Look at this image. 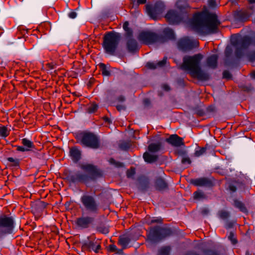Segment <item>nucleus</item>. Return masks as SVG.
I'll return each mask as SVG.
<instances>
[{
  "mask_svg": "<svg viewBox=\"0 0 255 255\" xmlns=\"http://www.w3.org/2000/svg\"><path fill=\"white\" fill-rule=\"evenodd\" d=\"M162 147V143L161 142L157 143H151L148 146V150L151 152H156L159 151Z\"/></svg>",
  "mask_w": 255,
  "mask_h": 255,
  "instance_id": "obj_29",
  "label": "nucleus"
},
{
  "mask_svg": "<svg viewBox=\"0 0 255 255\" xmlns=\"http://www.w3.org/2000/svg\"><path fill=\"white\" fill-rule=\"evenodd\" d=\"M170 251V248L166 246L161 248L158 253L157 255H169Z\"/></svg>",
  "mask_w": 255,
  "mask_h": 255,
  "instance_id": "obj_42",
  "label": "nucleus"
},
{
  "mask_svg": "<svg viewBox=\"0 0 255 255\" xmlns=\"http://www.w3.org/2000/svg\"><path fill=\"white\" fill-rule=\"evenodd\" d=\"M162 88L166 91H169L170 90V87L167 84L163 85Z\"/></svg>",
  "mask_w": 255,
  "mask_h": 255,
  "instance_id": "obj_63",
  "label": "nucleus"
},
{
  "mask_svg": "<svg viewBox=\"0 0 255 255\" xmlns=\"http://www.w3.org/2000/svg\"><path fill=\"white\" fill-rule=\"evenodd\" d=\"M223 77L225 79H230L232 78V75L229 71L225 70L223 73Z\"/></svg>",
  "mask_w": 255,
  "mask_h": 255,
  "instance_id": "obj_48",
  "label": "nucleus"
},
{
  "mask_svg": "<svg viewBox=\"0 0 255 255\" xmlns=\"http://www.w3.org/2000/svg\"><path fill=\"white\" fill-rule=\"evenodd\" d=\"M172 233L170 228L159 226L150 227L146 235V242L148 245L157 244L165 238L170 236Z\"/></svg>",
  "mask_w": 255,
  "mask_h": 255,
  "instance_id": "obj_5",
  "label": "nucleus"
},
{
  "mask_svg": "<svg viewBox=\"0 0 255 255\" xmlns=\"http://www.w3.org/2000/svg\"><path fill=\"white\" fill-rule=\"evenodd\" d=\"M207 111L208 112H213L215 111V108L213 106H210L207 108Z\"/></svg>",
  "mask_w": 255,
  "mask_h": 255,
  "instance_id": "obj_62",
  "label": "nucleus"
},
{
  "mask_svg": "<svg viewBox=\"0 0 255 255\" xmlns=\"http://www.w3.org/2000/svg\"><path fill=\"white\" fill-rule=\"evenodd\" d=\"M14 146L16 147V150L17 151H21V152L28 151L27 148H25L24 146H19V145H14Z\"/></svg>",
  "mask_w": 255,
  "mask_h": 255,
  "instance_id": "obj_51",
  "label": "nucleus"
},
{
  "mask_svg": "<svg viewBox=\"0 0 255 255\" xmlns=\"http://www.w3.org/2000/svg\"><path fill=\"white\" fill-rule=\"evenodd\" d=\"M247 57L248 60L250 62H254L255 61V50L251 51L249 52L247 55Z\"/></svg>",
  "mask_w": 255,
  "mask_h": 255,
  "instance_id": "obj_43",
  "label": "nucleus"
},
{
  "mask_svg": "<svg viewBox=\"0 0 255 255\" xmlns=\"http://www.w3.org/2000/svg\"><path fill=\"white\" fill-rule=\"evenodd\" d=\"M69 155L72 161L77 163L81 158L82 152L77 146H74L70 148Z\"/></svg>",
  "mask_w": 255,
  "mask_h": 255,
  "instance_id": "obj_19",
  "label": "nucleus"
},
{
  "mask_svg": "<svg viewBox=\"0 0 255 255\" xmlns=\"http://www.w3.org/2000/svg\"><path fill=\"white\" fill-rule=\"evenodd\" d=\"M9 134V131L5 126L0 127V136L6 137Z\"/></svg>",
  "mask_w": 255,
  "mask_h": 255,
  "instance_id": "obj_41",
  "label": "nucleus"
},
{
  "mask_svg": "<svg viewBox=\"0 0 255 255\" xmlns=\"http://www.w3.org/2000/svg\"><path fill=\"white\" fill-rule=\"evenodd\" d=\"M201 212L203 215H207L209 213V210L207 208H204L201 209Z\"/></svg>",
  "mask_w": 255,
  "mask_h": 255,
  "instance_id": "obj_57",
  "label": "nucleus"
},
{
  "mask_svg": "<svg viewBox=\"0 0 255 255\" xmlns=\"http://www.w3.org/2000/svg\"><path fill=\"white\" fill-rule=\"evenodd\" d=\"M47 205L48 204L43 201H39L35 204V206L41 210L46 208Z\"/></svg>",
  "mask_w": 255,
  "mask_h": 255,
  "instance_id": "obj_44",
  "label": "nucleus"
},
{
  "mask_svg": "<svg viewBox=\"0 0 255 255\" xmlns=\"http://www.w3.org/2000/svg\"><path fill=\"white\" fill-rule=\"evenodd\" d=\"M232 45L236 47L235 54L237 58H241L244 54V50L251 45H255V41L249 36L245 35L233 38L231 40Z\"/></svg>",
  "mask_w": 255,
  "mask_h": 255,
  "instance_id": "obj_6",
  "label": "nucleus"
},
{
  "mask_svg": "<svg viewBox=\"0 0 255 255\" xmlns=\"http://www.w3.org/2000/svg\"><path fill=\"white\" fill-rule=\"evenodd\" d=\"M146 11L148 15L153 19H157L165 9L164 3L160 1L156 2L153 6L150 4L145 5Z\"/></svg>",
  "mask_w": 255,
  "mask_h": 255,
  "instance_id": "obj_11",
  "label": "nucleus"
},
{
  "mask_svg": "<svg viewBox=\"0 0 255 255\" xmlns=\"http://www.w3.org/2000/svg\"><path fill=\"white\" fill-rule=\"evenodd\" d=\"M138 39L143 44L148 45L157 42L163 43L165 42L162 36L149 31H143L140 32Z\"/></svg>",
  "mask_w": 255,
  "mask_h": 255,
  "instance_id": "obj_8",
  "label": "nucleus"
},
{
  "mask_svg": "<svg viewBox=\"0 0 255 255\" xmlns=\"http://www.w3.org/2000/svg\"><path fill=\"white\" fill-rule=\"evenodd\" d=\"M103 119L105 121V122L108 123V124H110L112 123L111 120L107 116H104L103 118Z\"/></svg>",
  "mask_w": 255,
  "mask_h": 255,
  "instance_id": "obj_61",
  "label": "nucleus"
},
{
  "mask_svg": "<svg viewBox=\"0 0 255 255\" xmlns=\"http://www.w3.org/2000/svg\"><path fill=\"white\" fill-rule=\"evenodd\" d=\"M210 145L206 144L205 147L200 148L198 150H196L194 153V155L196 157L200 156L206 152V151L209 149Z\"/></svg>",
  "mask_w": 255,
  "mask_h": 255,
  "instance_id": "obj_37",
  "label": "nucleus"
},
{
  "mask_svg": "<svg viewBox=\"0 0 255 255\" xmlns=\"http://www.w3.org/2000/svg\"><path fill=\"white\" fill-rule=\"evenodd\" d=\"M234 206L243 213H247L248 210L244 204L238 200H234Z\"/></svg>",
  "mask_w": 255,
  "mask_h": 255,
  "instance_id": "obj_31",
  "label": "nucleus"
},
{
  "mask_svg": "<svg viewBox=\"0 0 255 255\" xmlns=\"http://www.w3.org/2000/svg\"><path fill=\"white\" fill-rule=\"evenodd\" d=\"M109 162L111 164L115 165L117 167L123 166V163L121 162L116 161L114 158H110Z\"/></svg>",
  "mask_w": 255,
  "mask_h": 255,
  "instance_id": "obj_47",
  "label": "nucleus"
},
{
  "mask_svg": "<svg viewBox=\"0 0 255 255\" xmlns=\"http://www.w3.org/2000/svg\"><path fill=\"white\" fill-rule=\"evenodd\" d=\"M218 215L220 219L225 220L230 217V214L228 211L222 210L218 212Z\"/></svg>",
  "mask_w": 255,
  "mask_h": 255,
  "instance_id": "obj_38",
  "label": "nucleus"
},
{
  "mask_svg": "<svg viewBox=\"0 0 255 255\" xmlns=\"http://www.w3.org/2000/svg\"><path fill=\"white\" fill-rule=\"evenodd\" d=\"M175 152L176 154L179 155H184L186 154V151L184 149H177Z\"/></svg>",
  "mask_w": 255,
  "mask_h": 255,
  "instance_id": "obj_49",
  "label": "nucleus"
},
{
  "mask_svg": "<svg viewBox=\"0 0 255 255\" xmlns=\"http://www.w3.org/2000/svg\"><path fill=\"white\" fill-rule=\"evenodd\" d=\"M117 110L119 112L126 110V106L123 105H119L116 106Z\"/></svg>",
  "mask_w": 255,
  "mask_h": 255,
  "instance_id": "obj_58",
  "label": "nucleus"
},
{
  "mask_svg": "<svg viewBox=\"0 0 255 255\" xmlns=\"http://www.w3.org/2000/svg\"><path fill=\"white\" fill-rule=\"evenodd\" d=\"M99 66L103 76H110L111 75L110 71L105 64L101 63L99 64Z\"/></svg>",
  "mask_w": 255,
  "mask_h": 255,
  "instance_id": "obj_35",
  "label": "nucleus"
},
{
  "mask_svg": "<svg viewBox=\"0 0 255 255\" xmlns=\"http://www.w3.org/2000/svg\"><path fill=\"white\" fill-rule=\"evenodd\" d=\"M132 144L130 141H123L119 144V148L122 150H128Z\"/></svg>",
  "mask_w": 255,
  "mask_h": 255,
  "instance_id": "obj_34",
  "label": "nucleus"
},
{
  "mask_svg": "<svg viewBox=\"0 0 255 255\" xmlns=\"http://www.w3.org/2000/svg\"><path fill=\"white\" fill-rule=\"evenodd\" d=\"M203 57V55L200 53L193 56H186L184 57L183 63L178 68L188 71L192 77L200 81H208L210 77V74L202 70L200 67V63Z\"/></svg>",
  "mask_w": 255,
  "mask_h": 255,
  "instance_id": "obj_3",
  "label": "nucleus"
},
{
  "mask_svg": "<svg viewBox=\"0 0 255 255\" xmlns=\"http://www.w3.org/2000/svg\"><path fill=\"white\" fill-rule=\"evenodd\" d=\"M143 158L145 162L151 163L157 161L158 157L156 155L151 154L148 152H145L143 154Z\"/></svg>",
  "mask_w": 255,
  "mask_h": 255,
  "instance_id": "obj_27",
  "label": "nucleus"
},
{
  "mask_svg": "<svg viewBox=\"0 0 255 255\" xmlns=\"http://www.w3.org/2000/svg\"><path fill=\"white\" fill-rule=\"evenodd\" d=\"M7 160L10 163L9 166L18 168L20 165V160L18 158H14L13 157H7Z\"/></svg>",
  "mask_w": 255,
  "mask_h": 255,
  "instance_id": "obj_33",
  "label": "nucleus"
},
{
  "mask_svg": "<svg viewBox=\"0 0 255 255\" xmlns=\"http://www.w3.org/2000/svg\"><path fill=\"white\" fill-rule=\"evenodd\" d=\"M234 223L232 221H227L225 225L226 229H230L233 227Z\"/></svg>",
  "mask_w": 255,
  "mask_h": 255,
  "instance_id": "obj_54",
  "label": "nucleus"
},
{
  "mask_svg": "<svg viewBox=\"0 0 255 255\" xmlns=\"http://www.w3.org/2000/svg\"><path fill=\"white\" fill-rule=\"evenodd\" d=\"M218 56L216 54H213L207 58V66L212 69H215L217 67Z\"/></svg>",
  "mask_w": 255,
  "mask_h": 255,
  "instance_id": "obj_24",
  "label": "nucleus"
},
{
  "mask_svg": "<svg viewBox=\"0 0 255 255\" xmlns=\"http://www.w3.org/2000/svg\"><path fill=\"white\" fill-rule=\"evenodd\" d=\"M206 198L207 196L204 192L201 190H198L193 193V199L195 200H201Z\"/></svg>",
  "mask_w": 255,
  "mask_h": 255,
  "instance_id": "obj_30",
  "label": "nucleus"
},
{
  "mask_svg": "<svg viewBox=\"0 0 255 255\" xmlns=\"http://www.w3.org/2000/svg\"><path fill=\"white\" fill-rule=\"evenodd\" d=\"M252 15V13L248 10L244 9L237 11L235 14V17L240 21L244 22L248 20Z\"/></svg>",
  "mask_w": 255,
  "mask_h": 255,
  "instance_id": "obj_20",
  "label": "nucleus"
},
{
  "mask_svg": "<svg viewBox=\"0 0 255 255\" xmlns=\"http://www.w3.org/2000/svg\"><path fill=\"white\" fill-rule=\"evenodd\" d=\"M228 238L231 241L233 245H236V244H237V240L233 232H230Z\"/></svg>",
  "mask_w": 255,
  "mask_h": 255,
  "instance_id": "obj_45",
  "label": "nucleus"
},
{
  "mask_svg": "<svg viewBox=\"0 0 255 255\" xmlns=\"http://www.w3.org/2000/svg\"><path fill=\"white\" fill-rule=\"evenodd\" d=\"M154 186L155 189L159 192H162L168 189V183L164 178L161 177L156 178L154 181Z\"/></svg>",
  "mask_w": 255,
  "mask_h": 255,
  "instance_id": "obj_18",
  "label": "nucleus"
},
{
  "mask_svg": "<svg viewBox=\"0 0 255 255\" xmlns=\"http://www.w3.org/2000/svg\"><path fill=\"white\" fill-rule=\"evenodd\" d=\"M68 16L71 18H75L77 16V13L75 11H71L68 14Z\"/></svg>",
  "mask_w": 255,
  "mask_h": 255,
  "instance_id": "obj_60",
  "label": "nucleus"
},
{
  "mask_svg": "<svg viewBox=\"0 0 255 255\" xmlns=\"http://www.w3.org/2000/svg\"><path fill=\"white\" fill-rule=\"evenodd\" d=\"M17 30L22 35H24L27 33V30L22 25L19 26L17 27Z\"/></svg>",
  "mask_w": 255,
  "mask_h": 255,
  "instance_id": "obj_50",
  "label": "nucleus"
},
{
  "mask_svg": "<svg viewBox=\"0 0 255 255\" xmlns=\"http://www.w3.org/2000/svg\"><path fill=\"white\" fill-rule=\"evenodd\" d=\"M79 167L85 173L82 172L80 171L75 172L68 170L65 171L64 172L65 179L73 183L87 184L90 181H94L103 176L102 171L93 164L81 163L79 164Z\"/></svg>",
  "mask_w": 255,
  "mask_h": 255,
  "instance_id": "obj_2",
  "label": "nucleus"
},
{
  "mask_svg": "<svg viewBox=\"0 0 255 255\" xmlns=\"http://www.w3.org/2000/svg\"><path fill=\"white\" fill-rule=\"evenodd\" d=\"M126 46L129 52L134 53L138 51V44L135 39L131 37L127 38Z\"/></svg>",
  "mask_w": 255,
  "mask_h": 255,
  "instance_id": "obj_21",
  "label": "nucleus"
},
{
  "mask_svg": "<svg viewBox=\"0 0 255 255\" xmlns=\"http://www.w3.org/2000/svg\"><path fill=\"white\" fill-rule=\"evenodd\" d=\"M202 253L204 255H221L218 251L210 249L203 250Z\"/></svg>",
  "mask_w": 255,
  "mask_h": 255,
  "instance_id": "obj_40",
  "label": "nucleus"
},
{
  "mask_svg": "<svg viewBox=\"0 0 255 255\" xmlns=\"http://www.w3.org/2000/svg\"><path fill=\"white\" fill-rule=\"evenodd\" d=\"M98 110V106L96 104H93L90 106L88 108V112L89 113H93L96 112Z\"/></svg>",
  "mask_w": 255,
  "mask_h": 255,
  "instance_id": "obj_46",
  "label": "nucleus"
},
{
  "mask_svg": "<svg viewBox=\"0 0 255 255\" xmlns=\"http://www.w3.org/2000/svg\"><path fill=\"white\" fill-rule=\"evenodd\" d=\"M135 174V170L134 168H131L130 170H128L127 175L128 177H130Z\"/></svg>",
  "mask_w": 255,
  "mask_h": 255,
  "instance_id": "obj_52",
  "label": "nucleus"
},
{
  "mask_svg": "<svg viewBox=\"0 0 255 255\" xmlns=\"http://www.w3.org/2000/svg\"><path fill=\"white\" fill-rule=\"evenodd\" d=\"M131 241V236L129 235H124L119 237L118 243L123 248L126 249Z\"/></svg>",
  "mask_w": 255,
  "mask_h": 255,
  "instance_id": "obj_26",
  "label": "nucleus"
},
{
  "mask_svg": "<svg viewBox=\"0 0 255 255\" xmlns=\"http://www.w3.org/2000/svg\"><path fill=\"white\" fill-rule=\"evenodd\" d=\"M21 143L25 148H27L28 151L35 148V146L33 142L26 138H22L21 139Z\"/></svg>",
  "mask_w": 255,
  "mask_h": 255,
  "instance_id": "obj_28",
  "label": "nucleus"
},
{
  "mask_svg": "<svg viewBox=\"0 0 255 255\" xmlns=\"http://www.w3.org/2000/svg\"><path fill=\"white\" fill-rule=\"evenodd\" d=\"M97 230L101 233L107 234L109 232V228L103 224H100L97 227Z\"/></svg>",
  "mask_w": 255,
  "mask_h": 255,
  "instance_id": "obj_39",
  "label": "nucleus"
},
{
  "mask_svg": "<svg viewBox=\"0 0 255 255\" xmlns=\"http://www.w3.org/2000/svg\"><path fill=\"white\" fill-rule=\"evenodd\" d=\"M121 34L115 31L106 33L103 37V47L106 52L114 55L120 42Z\"/></svg>",
  "mask_w": 255,
  "mask_h": 255,
  "instance_id": "obj_7",
  "label": "nucleus"
},
{
  "mask_svg": "<svg viewBox=\"0 0 255 255\" xmlns=\"http://www.w3.org/2000/svg\"><path fill=\"white\" fill-rule=\"evenodd\" d=\"M14 228V221L12 217L4 215L0 217V235L10 234Z\"/></svg>",
  "mask_w": 255,
  "mask_h": 255,
  "instance_id": "obj_10",
  "label": "nucleus"
},
{
  "mask_svg": "<svg viewBox=\"0 0 255 255\" xmlns=\"http://www.w3.org/2000/svg\"><path fill=\"white\" fill-rule=\"evenodd\" d=\"M109 251L112 252H116L117 250V247L115 245H110L109 246Z\"/></svg>",
  "mask_w": 255,
  "mask_h": 255,
  "instance_id": "obj_56",
  "label": "nucleus"
},
{
  "mask_svg": "<svg viewBox=\"0 0 255 255\" xmlns=\"http://www.w3.org/2000/svg\"><path fill=\"white\" fill-rule=\"evenodd\" d=\"M165 141L174 147H180L185 145L183 138L176 134L170 135L168 138L166 139Z\"/></svg>",
  "mask_w": 255,
  "mask_h": 255,
  "instance_id": "obj_17",
  "label": "nucleus"
},
{
  "mask_svg": "<svg viewBox=\"0 0 255 255\" xmlns=\"http://www.w3.org/2000/svg\"><path fill=\"white\" fill-rule=\"evenodd\" d=\"M80 201L87 211L93 213H98L99 210V204L93 196L84 194L81 197Z\"/></svg>",
  "mask_w": 255,
  "mask_h": 255,
  "instance_id": "obj_9",
  "label": "nucleus"
},
{
  "mask_svg": "<svg viewBox=\"0 0 255 255\" xmlns=\"http://www.w3.org/2000/svg\"><path fill=\"white\" fill-rule=\"evenodd\" d=\"M176 5L180 11L183 12V14L184 13L186 14L190 8L187 0H178L176 3Z\"/></svg>",
  "mask_w": 255,
  "mask_h": 255,
  "instance_id": "obj_23",
  "label": "nucleus"
},
{
  "mask_svg": "<svg viewBox=\"0 0 255 255\" xmlns=\"http://www.w3.org/2000/svg\"><path fill=\"white\" fill-rule=\"evenodd\" d=\"M128 26L129 23L128 21H126L124 23L123 28L126 32L125 36L126 38L132 36V30Z\"/></svg>",
  "mask_w": 255,
  "mask_h": 255,
  "instance_id": "obj_32",
  "label": "nucleus"
},
{
  "mask_svg": "<svg viewBox=\"0 0 255 255\" xmlns=\"http://www.w3.org/2000/svg\"><path fill=\"white\" fill-rule=\"evenodd\" d=\"M221 22L215 13L203 11L194 14L191 21L192 28L200 34L217 33Z\"/></svg>",
  "mask_w": 255,
  "mask_h": 255,
  "instance_id": "obj_1",
  "label": "nucleus"
},
{
  "mask_svg": "<svg viewBox=\"0 0 255 255\" xmlns=\"http://www.w3.org/2000/svg\"><path fill=\"white\" fill-rule=\"evenodd\" d=\"M165 18L170 24H177L181 22L183 18V14L174 10H169L166 14Z\"/></svg>",
  "mask_w": 255,
  "mask_h": 255,
  "instance_id": "obj_15",
  "label": "nucleus"
},
{
  "mask_svg": "<svg viewBox=\"0 0 255 255\" xmlns=\"http://www.w3.org/2000/svg\"><path fill=\"white\" fill-rule=\"evenodd\" d=\"M181 162L183 164L188 163V164H190L191 163V161L190 158L186 157H183L182 159Z\"/></svg>",
  "mask_w": 255,
  "mask_h": 255,
  "instance_id": "obj_53",
  "label": "nucleus"
},
{
  "mask_svg": "<svg viewBox=\"0 0 255 255\" xmlns=\"http://www.w3.org/2000/svg\"><path fill=\"white\" fill-rule=\"evenodd\" d=\"M77 142L82 146L92 149H98L100 147V140L94 133L88 131H82L75 134Z\"/></svg>",
  "mask_w": 255,
  "mask_h": 255,
  "instance_id": "obj_4",
  "label": "nucleus"
},
{
  "mask_svg": "<svg viewBox=\"0 0 255 255\" xmlns=\"http://www.w3.org/2000/svg\"><path fill=\"white\" fill-rule=\"evenodd\" d=\"M146 2V0H137V5L145 4Z\"/></svg>",
  "mask_w": 255,
  "mask_h": 255,
  "instance_id": "obj_64",
  "label": "nucleus"
},
{
  "mask_svg": "<svg viewBox=\"0 0 255 255\" xmlns=\"http://www.w3.org/2000/svg\"><path fill=\"white\" fill-rule=\"evenodd\" d=\"M138 189L141 192L146 191L149 187V180L145 177H140L138 179Z\"/></svg>",
  "mask_w": 255,
  "mask_h": 255,
  "instance_id": "obj_22",
  "label": "nucleus"
},
{
  "mask_svg": "<svg viewBox=\"0 0 255 255\" xmlns=\"http://www.w3.org/2000/svg\"><path fill=\"white\" fill-rule=\"evenodd\" d=\"M232 49L231 48H226L225 52V54L226 57H228L230 56L232 53Z\"/></svg>",
  "mask_w": 255,
  "mask_h": 255,
  "instance_id": "obj_55",
  "label": "nucleus"
},
{
  "mask_svg": "<svg viewBox=\"0 0 255 255\" xmlns=\"http://www.w3.org/2000/svg\"><path fill=\"white\" fill-rule=\"evenodd\" d=\"M208 4L211 7H215L216 4V0H208Z\"/></svg>",
  "mask_w": 255,
  "mask_h": 255,
  "instance_id": "obj_59",
  "label": "nucleus"
},
{
  "mask_svg": "<svg viewBox=\"0 0 255 255\" xmlns=\"http://www.w3.org/2000/svg\"><path fill=\"white\" fill-rule=\"evenodd\" d=\"M94 218L90 216L81 217L77 218L75 223L77 226L80 229H87L94 223Z\"/></svg>",
  "mask_w": 255,
  "mask_h": 255,
  "instance_id": "obj_16",
  "label": "nucleus"
},
{
  "mask_svg": "<svg viewBox=\"0 0 255 255\" xmlns=\"http://www.w3.org/2000/svg\"><path fill=\"white\" fill-rule=\"evenodd\" d=\"M164 36L168 39H174L175 35L174 31L170 28H166L163 31Z\"/></svg>",
  "mask_w": 255,
  "mask_h": 255,
  "instance_id": "obj_36",
  "label": "nucleus"
},
{
  "mask_svg": "<svg viewBox=\"0 0 255 255\" xmlns=\"http://www.w3.org/2000/svg\"><path fill=\"white\" fill-rule=\"evenodd\" d=\"M83 250L91 251H93L96 253H98L101 250V242L99 240H90L89 238L85 241L82 246Z\"/></svg>",
  "mask_w": 255,
  "mask_h": 255,
  "instance_id": "obj_14",
  "label": "nucleus"
},
{
  "mask_svg": "<svg viewBox=\"0 0 255 255\" xmlns=\"http://www.w3.org/2000/svg\"><path fill=\"white\" fill-rule=\"evenodd\" d=\"M191 184L195 186L210 188L215 185V179L213 177H202L190 180Z\"/></svg>",
  "mask_w": 255,
  "mask_h": 255,
  "instance_id": "obj_12",
  "label": "nucleus"
},
{
  "mask_svg": "<svg viewBox=\"0 0 255 255\" xmlns=\"http://www.w3.org/2000/svg\"><path fill=\"white\" fill-rule=\"evenodd\" d=\"M167 57H164L162 60L159 61L157 63L147 62L146 64V67L150 69H155L157 67H162L165 65Z\"/></svg>",
  "mask_w": 255,
  "mask_h": 255,
  "instance_id": "obj_25",
  "label": "nucleus"
},
{
  "mask_svg": "<svg viewBox=\"0 0 255 255\" xmlns=\"http://www.w3.org/2000/svg\"><path fill=\"white\" fill-rule=\"evenodd\" d=\"M198 44L197 41L190 39L188 37L180 39L177 43L178 48L183 51L190 50L196 47Z\"/></svg>",
  "mask_w": 255,
  "mask_h": 255,
  "instance_id": "obj_13",
  "label": "nucleus"
}]
</instances>
